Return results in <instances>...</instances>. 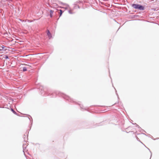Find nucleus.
Segmentation results:
<instances>
[{"label": "nucleus", "instance_id": "6", "mask_svg": "<svg viewBox=\"0 0 159 159\" xmlns=\"http://www.w3.org/2000/svg\"><path fill=\"white\" fill-rule=\"evenodd\" d=\"M53 10H51L50 11V17L52 18L53 16Z\"/></svg>", "mask_w": 159, "mask_h": 159}, {"label": "nucleus", "instance_id": "25", "mask_svg": "<svg viewBox=\"0 0 159 159\" xmlns=\"http://www.w3.org/2000/svg\"><path fill=\"white\" fill-rule=\"evenodd\" d=\"M25 139H24V141H25V142H26V140H25Z\"/></svg>", "mask_w": 159, "mask_h": 159}, {"label": "nucleus", "instance_id": "20", "mask_svg": "<svg viewBox=\"0 0 159 159\" xmlns=\"http://www.w3.org/2000/svg\"><path fill=\"white\" fill-rule=\"evenodd\" d=\"M136 137L137 140H138V139H139L138 137H137V136H136Z\"/></svg>", "mask_w": 159, "mask_h": 159}, {"label": "nucleus", "instance_id": "4", "mask_svg": "<svg viewBox=\"0 0 159 159\" xmlns=\"http://www.w3.org/2000/svg\"><path fill=\"white\" fill-rule=\"evenodd\" d=\"M79 106L80 107V108L81 109H83V111L84 110H87V109L86 107L84 108L83 106L82 105H81L80 104H78Z\"/></svg>", "mask_w": 159, "mask_h": 159}, {"label": "nucleus", "instance_id": "17", "mask_svg": "<svg viewBox=\"0 0 159 159\" xmlns=\"http://www.w3.org/2000/svg\"><path fill=\"white\" fill-rule=\"evenodd\" d=\"M116 95H117V96L118 98L119 99V96L118 95V94L117 93L116 91Z\"/></svg>", "mask_w": 159, "mask_h": 159}, {"label": "nucleus", "instance_id": "16", "mask_svg": "<svg viewBox=\"0 0 159 159\" xmlns=\"http://www.w3.org/2000/svg\"><path fill=\"white\" fill-rule=\"evenodd\" d=\"M4 58L6 59H9V57L7 55H6Z\"/></svg>", "mask_w": 159, "mask_h": 159}, {"label": "nucleus", "instance_id": "2", "mask_svg": "<svg viewBox=\"0 0 159 159\" xmlns=\"http://www.w3.org/2000/svg\"><path fill=\"white\" fill-rule=\"evenodd\" d=\"M132 7L135 9H137L140 10H144V7L140 4H133Z\"/></svg>", "mask_w": 159, "mask_h": 159}, {"label": "nucleus", "instance_id": "10", "mask_svg": "<svg viewBox=\"0 0 159 159\" xmlns=\"http://www.w3.org/2000/svg\"><path fill=\"white\" fill-rule=\"evenodd\" d=\"M63 11L62 10H60V13H59L60 16H59V17H60L61 16V15H62V13H63Z\"/></svg>", "mask_w": 159, "mask_h": 159}, {"label": "nucleus", "instance_id": "13", "mask_svg": "<svg viewBox=\"0 0 159 159\" xmlns=\"http://www.w3.org/2000/svg\"><path fill=\"white\" fill-rule=\"evenodd\" d=\"M75 6L74 7V8H76L77 7H78V8L80 9V7H79V6L78 5H77V4L76 5H75Z\"/></svg>", "mask_w": 159, "mask_h": 159}, {"label": "nucleus", "instance_id": "28", "mask_svg": "<svg viewBox=\"0 0 159 159\" xmlns=\"http://www.w3.org/2000/svg\"><path fill=\"white\" fill-rule=\"evenodd\" d=\"M120 28H118V30H119V29Z\"/></svg>", "mask_w": 159, "mask_h": 159}, {"label": "nucleus", "instance_id": "8", "mask_svg": "<svg viewBox=\"0 0 159 159\" xmlns=\"http://www.w3.org/2000/svg\"><path fill=\"white\" fill-rule=\"evenodd\" d=\"M1 47H4L3 48H3L2 51H5L7 50V48H6V47L4 45H2V46H1Z\"/></svg>", "mask_w": 159, "mask_h": 159}, {"label": "nucleus", "instance_id": "21", "mask_svg": "<svg viewBox=\"0 0 159 159\" xmlns=\"http://www.w3.org/2000/svg\"><path fill=\"white\" fill-rule=\"evenodd\" d=\"M150 152H151V157L152 156V153L151 152V151H150Z\"/></svg>", "mask_w": 159, "mask_h": 159}, {"label": "nucleus", "instance_id": "27", "mask_svg": "<svg viewBox=\"0 0 159 159\" xmlns=\"http://www.w3.org/2000/svg\"><path fill=\"white\" fill-rule=\"evenodd\" d=\"M148 149L149 151H150V150L149 149V148H148Z\"/></svg>", "mask_w": 159, "mask_h": 159}, {"label": "nucleus", "instance_id": "12", "mask_svg": "<svg viewBox=\"0 0 159 159\" xmlns=\"http://www.w3.org/2000/svg\"><path fill=\"white\" fill-rule=\"evenodd\" d=\"M22 70L24 72L27 71V68L26 67H23Z\"/></svg>", "mask_w": 159, "mask_h": 159}, {"label": "nucleus", "instance_id": "7", "mask_svg": "<svg viewBox=\"0 0 159 159\" xmlns=\"http://www.w3.org/2000/svg\"><path fill=\"white\" fill-rule=\"evenodd\" d=\"M26 144H23V152L25 153V152H24V150L25 149V148H26Z\"/></svg>", "mask_w": 159, "mask_h": 159}, {"label": "nucleus", "instance_id": "15", "mask_svg": "<svg viewBox=\"0 0 159 159\" xmlns=\"http://www.w3.org/2000/svg\"><path fill=\"white\" fill-rule=\"evenodd\" d=\"M68 12L70 14H73V13L72 12V11L70 10H69L68 11Z\"/></svg>", "mask_w": 159, "mask_h": 159}, {"label": "nucleus", "instance_id": "1", "mask_svg": "<svg viewBox=\"0 0 159 159\" xmlns=\"http://www.w3.org/2000/svg\"><path fill=\"white\" fill-rule=\"evenodd\" d=\"M39 89L41 90L40 93L42 94L44 93V94H45L46 96H49L51 97H55L58 94L59 96L62 97L64 99H65L67 101L69 102H74L75 104L76 103V102L73 99H72L69 96L63 93L58 92H54L50 89H47V88H46L45 89L43 86L40 87Z\"/></svg>", "mask_w": 159, "mask_h": 159}, {"label": "nucleus", "instance_id": "30", "mask_svg": "<svg viewBox=\"0 0 159 159\" xmlns=\"http://www.w3.org/2000/svg\"><path fill=\"white\" fill-rule=\"evenodd\" d=\"M66 5H67V6H68V5H67V4H66Z\"/></svg>", "mask_w": 159, "mask_h": 159}, {"label": "nucleus", "instance_id": "26", "mask_svg": "<svg viewBox=\"0 0 159 159\" xmlns=\"http://www.w3.org/2000/svg\"><path fill=\"white\" fill-rule=\"evenodd\" d=\"M32 121L31 122V125H32Z\"/></svg>", "mask_w": 159, "mask_h": 159}, {"label": "nucleus", "instance_id": "19", "mask_svg": "<svg viewBox=\"0 0 159 159\" xmlns=\"http://www.w3.org/2000/svg\"><path fill=\"white\" fill-rule=\"evenodd\" d=\"M116 104H117V103H115V104H114L112 105H114Z\"/></svg>", "mask_w": 159, "mask_h": 159}, {"label": "nucleus", "instance_id": "24", "mask_svg": "<svg viewBox=\"0 0 159 159\" xmlns=\"http://www.w3.org/2000/svg\"><path fill=\"white\" fill-rule=\"evenodd\" d=\"M30 116V117L31 118L32 120V119L31 117V116Z\"/></svg>", "mask_w": 159, "mask_h": 159}, {"label": "nucleus", "instance_id": "14", "mask_svg": "<svg viewBox=\"0 0 159 159\" xmlns=\"http://www.w3.org/2000/svg\"><path fill=\"white\" fill-rule=\"evenodd\" d=\"M3 47H1V46H0V52L2 51L3 48Z\"/></svg>", "mask_w": 159, "mask_h": 159}, {"label": "nucleus", "instance_id": "23", "mask_svg": "<svg viewBox=\"0 0 159 159\" xmlns=\"http://www.w3.org/2000/svg\"><path fill=\"white\" fill-rule=\"evenodd\" d=\"M28 118L29 119V120H30V118Z\"/></svg>", "mask_w": 159, "mask_h": 159}, {"label": "nucleus", "instance_id": "5", "mask_svg": "<svg viewBox=\"0 0 159 159\" xmlns=\"http://www.w3.org/2000/svg\"><path fill=\"white\" fill-rule=\"evenodd\" d=\"M78 3L81 4L82 5H83V2L82 1H76L75 2V5H76V4H77Z\"/></svg>", "mask_w": 159, "mask_h": 159}, {"label": "nucleus", "instance_id": "22", "mask_svg": "<svg viewBox=\"0 0 159 159\" xmlns=\"http://www.w3.org/2000/svg\"><path fill=\"white\" fill-rule=\"evenodd\" d=\"M143 134H144L145 135H146V134H144V133H143Z\"/></svg>", "mask_w": 159, "mask_h": 159}, {"label": "nucleus", "instance_id": "11", "mask_svg": "<svg viewBox=\"0 0 159 159\" xmlns=\"http://www.w3.org/2000/svg\"><path fill=\"white\" fill-rule=\"evenodd\" d=\"M133 124L134 125H136V127H138V128H139V130H140V129H142L141 128H140L139 127V125H138L136 123H135V124Z\"/></svg>", "mask_w": 159, "mask_h": 159}, {"label": "nucleus", "instance_id": "31", "mask_svg": "<svg viewBox=\"0 0 159 159\" xmlns=\"http://www.w3.org/2000/svg\"><path fill=\"white\" fill-rule=\"evenodd\" d=\"M66 5H67V6H68V5H67V4H66Z\"/></svg>", "mask_w": 159, "mask_h": 159}, {"label": "nucleus", "instance_id": "29", "mask_svg": "<svg viewBox=\"0 0 159 159\" xmlns=\"http://www.w3.org/2000/svg\"><path fill=\"white\" fill-rule=\"evenodd\" d=\"M120 28H118V30H119V29Z\"/></svg>", "mask_w": 159, "mask_h": 159}, {"label": "nucleus", "instance_id": "18", "mask_svg": "<svg viewBox=\"0 0 159 159\" xmlns=\"http://www.w3.org/2000/svg\"><path fill=\"white\" fill-rule=\"evenodd\" d=\"M24 138H25V134L24 135Z\"/></svg>", "mask_w": 159, "mask_h": 159}, {"label": "nucleus", "instance_id": "9", "mask_svg": "<svg viewBox=\"0 0 159 159\" xmlns=\"http://www.w3.org/2000/svg\"><path fill=\"white\" fill-rule=\"evenodd\" d=\"M11 111L14 114H15L16 115H17V114L16 113V112L13 109L11 108Z\"/></svg>", "mask_w": 159, "mask_h": 159}, {"label": "nucleus", "instance_id": "3", "mask_svg": "<svg viewBox=\"0 0 159 159\" xmlns=\"http://www.w3.org/2000/svg\"><path fill=\"white\" fill-rule=\"evenodd\" d=\"M47 35L48 36L49 39H50L52 37V35L51 34L50 31L49 30H48Z\"/></svg>", "mask_w": 159, "mask_h": 159}]
</instances>
